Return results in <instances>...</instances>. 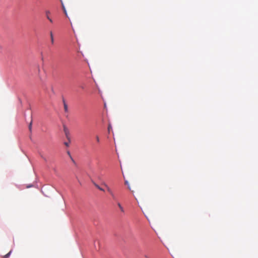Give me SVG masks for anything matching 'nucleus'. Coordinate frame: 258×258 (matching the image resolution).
Instances as JSON below:
<instances>
[{
  "instance_id": "2eb2a0df",
  "label": "nucleus",
  "mask_w": 258,
  "mask_h": 258,
  "mask_svg": "<svg viewBox=\"0 0 258 258\" xmlns=\"http://www.w3.org/2000/svg\"><path fill=\"white\" fill-rule=\"evenodd\" d=\"M111 197H112V199H113V200H116V198H115V196L114 194H113V195L111 196Z\"/></svg>"
},
{
  "instance_id": "f03ea898",
  "label": "nucleus",
  "mask_w": 258,
  "mask_h": 258,
  "mask_svg": "<svg viewBox=\"0 0 258 258\" xmlns=\"http://www.w3.org/2000/svg\"><path fill=\"white\" fill-rule=\"evenodd\" d=\"M50 13L49 11H46L45 12L46 16L47 19L50 21V22L52 23L53 22L52 20L49 17V16Z\"/></svg>"
},
{
  "instance_id": "4468645a",
  "label": "nucleus",
  "mask_w": 258,
  "mask_h": 258,
  "mask_svg": "<svg viewBox=\"0 0 258 258\" xmlns=\"http://www.w3.org/2000/svg\"><path fill=\"white\" fill-rule=\"evenodd\" d=\"M61 2H62L61 1ZM61 6H62V8L63 10H66L65 8H64V5H63L62 3H61Z\"/></svg>"
},
{
  "instance_id": "7ed1b4c3",
  "label": "nucleus",
  "mask_w": 258,
  "mask_h": 258,
  "mask_svg": "<svg viewBox=\"0 0 258 258\" xmlns=\"http://www.w3.org/2000/svg\"><path fill=\"white\" fill-rule=\"evenodd\" d=\"M117 206H118V208H119L120 211L122 213H124V209L119 203H117Z\"/></svg>"
},
{
  "instance_id": "f257e3e1",
  "label": "nucleus",
  "mask_w": 258,
  "mask_h": 258,
  "mask_svg": "<svg viewBox=\"0 0 258 258\" xmlns=\"http://www.w3.org/2000/svg\"><path fill=\"white\" fill-rule=\"evenodd\" d=\"M50 40H51V44L52 45L54 44V39L53 37V34L52 31L50 32Z\"/></svg>"
},
{
  "instance_id": "dca6fc26",
  "label": "nucleus",
  "mask_w": 258,
  "mask_h": 258,
  "mask_svg": "<svg viewBox=\"0 0 258 258\" xmlns=\"http://www.w3.org/2000/svg\"><path fill=\"white\" fill-rule=\"evenodd\" d=\"M63 12L64 13L66 16L67 17H68V14H67V11H66V10H63Z\"/></svg>"
},
{
  "instance_id": "1a4fd4ad",
  "label": "nucleus",
  "mask_w": 258,
  "mask_h": 258,
  "mask_svg": "<svg viewBox=\"0 0 258 258\" xmlns=\"http://www.w3.org/2000/svg\"><path fill=\"white\" fill-rule=\"evenodd\" d=\"M105 186L107 187V190L109 193H110L111 191H112L111 189L106 185L105 184Z\"/></svg>"
},
{
  "instance_id": "ddd939ff",
  "label": "nucleus",
  "mask_w": 258,
  "mask_h": 258,
  "mask_svg": "<svg viewBox=\"0 0 258 258\" xmlns=\"http://www.w3.org/2000/svg\"><path fill=\"white\" fill-rule=\"evenodd\" d=\"M41 157L42 159H43V160L45 161H46V158H45L43 155H41Z\"/></svg>"
},
{
  "instance_id": "6ab92c4d",
  "label": "nucleus",
  "mask_w": 258,
  "mask_h": 258,
  "mask_svg": "<svg viewBox=\"0 0 258 258\" xmlns=\"http://www.w3.org/2000/svg\"><path fill=\"white\" fill-rule=\"evenodd\" d=\"M109 194H110L111 196H112L113 194H114L113 192H112V191H111Z\"/></svg>"
},
{
  "instance_id": "39448f33",
  "label": "nucleus",
  "mask_w": 258,
  "mask_h": 258,
  "mask_svg": "<svg viewBox=\"0 0 258 258\" xmlns=\"http://www.w3.org/2000/svg\"><path fill=\"white\" fill-rule=\"evenodd\" d=\"M63 106H64V109L65 112H68V107L67 104L64 102L63 103Z\"/></svg>"
},
{
  "instance_id": "423d86ee",
  "label": "nucleus",
  "mask_w": 258,
  "mask_h": 258,
  "mask_svg": "<svg viewBox=\"0 0 258 258\" xmlns=\"http://www.w3.org/2000/svg\"><path fill=\"white\" fill-rule=\"evenodd\" d=\"M94 185L95 186L98 188L99 189V190H101V191H104V189H103L102 188H101V187H100L98 184H96V183H94Z\"/></svg>"
},
{
  "instance_id": "6e6552de",
  "label": "nucleus",
  "mask_w": 258,
  "mask_h": 258,
  "mask_svg": "<svg viewBox=\"0 0 258 258\" xmlns=\"http://www.w3.org/2000/svg\"><path fill=\"white\" fill-rule=\"evenodd\" d=\"M11 251H10L9 252H8L7 254H6L4 256V258H5V257H8L10 254H11Z\"/></svg>"
},
{
  "instance_id": "f3484780",
  "label": "nucleus",
  "mask_w": 258,
  "mask_h": 258,
  "mask_svg": "<svg viewBox=\"0 0 258 258\" xmlns=\"http://www.w3.org/2000/svg\"><path fill=\"white\" fill-rule=\"evenodd\" d=\"M64 145H65L66 146L68 147V146H69V143L65 142V143H64Z\"/></svg>"
},
{
  "instance_id": "20e7f679",
  "label": "nucleus",
  "mask_w": 258,
  "mask_h": 258,
  "mask_svg": "<svg viewBox=\"0 0 258 258\" xmlns=\"http://www.w3.org/2000/svg\"><path fill=\"white\" fill-rule=\"evenodd\" d=\"M64 132L65 133V134L66 135V137L68 138H69V131L68 128L64 126L63 127Z\"/></svg>"
},
{
  "instance_id": "f8f14e48",
  "label": "nucleus",
  "mask_w": 258,
  "mask_h": 258,
  "mask_svg": "<svg viewBox=\"0 0 258 258\" xmlns=\"http://www.w3.org/2000/svg\"><path fill=\"white\" fill-rule=\"evenodd\" d=\"M111 128V126L110 124H109L108 126V131L109 132L110 131V130Z\"/></svg>"
},
{
  "instance_id": "0eeeda50",
  "label": "nucleus",
  "mask_w": 258,
  "mask_h": 258,
  "mask_svg": "<svg viewBox=\"0 0 258 258\" xmlns=\"http://www.w3.org/2000/svg\"><path fill=\"white\" fill-rule=\"evenodd\" d=\"M32 120L31 121L29 125V130L31 132L32 130Z\"/></svg>"
},
{
  "instance_id": "9b49d317",
  "label": "nucleus",
  "mask_w": 258,
  "mask_h": 258,
  "mask_svg": "<svg viewBox=\"0 0 258 258\" xmlns=\"http://www.w3.org/2000/svg\"><path fill=\"white\" fill-rule=\"evenodd\" d=\"M125 185H127V186H128V188L130 190H131V187H130V185H128V181H125Z\"/></svg>"
},
{
  "instance_id": "9d476101",
  "label": "nucleus",
  "mask_w": 258,
  "mask_h": 258,
  "mask_svg": "<svg viewBox=\"0 0 258 258\" xmlns=\"http://www.w3.org/2000/svg\"><path fill=\"white\" fill-rule=\"evenodd\" d=\"M96 141L97 143H99L100 142V139H99V137L98 136H96Z\"/></svg>"
},
{
  "instance_id": "a211bd4d",
  "label": "nucleus",
  "mask_w": 258,
  "mask_h": 258,
  "mask_svg": "<svg viewBox=\"0 0 258 258\" xmlns=\"http://www.w3.org/2000/svg\"><path fill=\"white\" fill-rule=\"evenodd\" d=\"M145 258H150L149 256H148L147 255H145Z\"/></svg>"
},
{
  "instance_id": "aec40b11",
  "label": "nucleus",
  "mask_w": 258,
  "mask_h": 258,
  "mask_svg": "<svg viewBox=\"0 0 258 258\" xmlns=\"http://www.w3.org/2000/svg\"><path fill=\"white\" fill-rule=\"evenodd\" d=\"M68 155H69L71 156V155H70V152H68Z\"/></svg>"
}]
</instances>
